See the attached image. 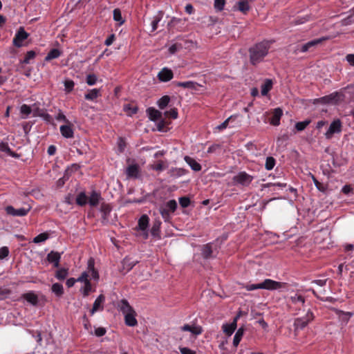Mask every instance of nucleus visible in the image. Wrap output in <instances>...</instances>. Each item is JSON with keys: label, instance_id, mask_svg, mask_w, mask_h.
<instances>
[{"label": "nucleus", "instance_id": "nucleus-1", "mask_svg": "<svg viewBox=\"0 0 354 354\" xmlns=\"http://www.w3.org/2000/svg\"><path fill=\"white\" fill-rule=\"evenodd\" d=\"M270 49L268 41H263L259 42L249 49L250 62L252 65H257L261 62L264 57L268 55Z\"/></svg>", "mask_w": 354, "mask_h": 354}, {"label": "nucleus", "instance_id": "nucleus-2", "mask_svg": "<svg viewBox=\"0 0 354 354\" xmlns=\"http://www.w3.org/2000/svg\"><path fill=\"white\" fill-rule=\"evenodd\" d=\"M286 283L266 279L263 282L257 284H248L245 286L247 290L251 291L257 289H266L268 290H274L285 287Z\"/></svg>", "mask_w": 354, "mask_h": 354}, {"label": "nucleus", "instance_id": "nucleus-3", "mask_svg": "<svg viewBox=\"0 0 354 354\" xmlns=\"http://www.w3.org/2000/svg\"><path fill=\"white\" fill-rule=\"evenodd\" d=\"M89 277L95 281H98L100 277L97 270L95 269V261L93 258H90L88 260L87 269L77 278V282H90Z\"/></svg>", "mask_w": 354, "mask_h": 354}, {"label": "nucleus", "instance_id": "nucleus-4", "mask_svg": "<svg viewBox=\"0 0 354 354\" xmlns=\"http://www.w3.org/2000/svg\"><path fill=\"white\" fill-rule=\"evenodd\" d=\"M30 209L31 207L29 205L19 209H15L12 205H8L5 207L6 214L12 216H25Z\"/></svg>", "mask_w": 354, "mask_h": 354}, {"label": "nucleus", "instance_id": "nucleus-5", "mask_svg": "<svg viewBox=\"0 0 354 354\" xmlns=\"http://www.w3.org/2000/svg\"><path fill=\"white\" fill-rule=\"evenodd\" d=\"M313 319H314L313 313L311 311L308 310L304 317L295 319V320L294 322V326H295V329H303Z\"/></svg>", "mask_w": 354, "mask_h": 354}, {"label": "nucleus", "instance_id": "nucleus-6", "mask_svg": "<svg viewBox=\"0 0 354 354\" xmlns=\"http://www.w3.org/2000/svg\"><path fill=\"white\" fill-rule=\"evenodd\" d=\"M253 178V176L249 175L245 171H241L233 177V181L234 183L242 186H248Z\"/></svg>", "mask_w": 354, "mask_h": 354}, {"label": "nucleus", "instance_id": "nucleus-7", "mask_svg": "<svg viewBox=\"0 0 354 354\" xmlns=\"http://www.w3.org/2000/svg\"><path fill=\"white\" fill-rule=\"evenodd\" d=\"M342 131V123L339 120H335L331 122L328 129L325 133L326 139L330 140L333 138L335 133H338Z\"/></svg>", "mask_w": 354, "mask_h": 354}, {"label": "nucleus", "instance_id": "nucleus-8", "mask_svg": "<svg viewBox=\"0 0 354 354\" xmlns=\"http://www.w3.org/2000/svg\"><path fill=\"white\" fill-rule=\"evenodd\" d=\"M28 37V34L24 30V28L21 27L13 39V44L17 47H21L23 41L26 39Z\"/></svg>", "mask_w": 354, "mask_h": 354}, {"label": "nucleus", "instance_id": "nucleus-9", "mask_svg": "<svg viewBox=\"0 0 354 354\" xmlns=\"http://www.w3.org/2000/svg\"><path fill=\"white\" fill-rule=\"evenodd\" d=\"M174 73L171 69L163 68L158 74V77L161 82H168L173 78Z\"/></svg>", "mask_w": 354, "mask_h": 354}, {"label": "nucleus", "instance_id": "nucleus-10", "mask_svg": "<svg viewBox=\"0 0 354 354\" xmlns=\"http://www.w3.org/2000/svg\"><path fill=\"white\" fill-rule=\"evenodd\" d=\"M105 301V297L103 295H99L97 299L95 300L93 308L91 310L90 313L91 315H93L95 312L98 310H102L103 307V303Z\"/></svg>", "mask_w": 354, "mask_h": 354}, {"label": "nucleus", "instance_id": "nucleus-11", "mask_svg": "<svg viewBox=\"0 0 354 354\" xmlns=\"http://www.w3.org/2000/svg\"><path fill=\"white\" fill-rule=\"evenodd\" d=\"M180 330L182 331H189L194 335H198L203 333L202 327L198 325L190 326L189 324H185L180 327Z\"/></svg>", "mask_w": 354, "mask_h": 354}, {"label": "nucleus", "instance_id": "nucleus-12", "mask_svg": "<svg viewBox=\"0 0 354 354\" xmlns=\"http://www.w3.org/2000/svg\"><path fill=\"white\" fill-rule=\"evenodd\" d=\"M60 259H61V254L57 252L51 251L47 255L48 261L49 263H53V266L55 268L59 267Z\"/></svg>", "mask_w": 354, "mask_h": 354}, {"label": "nucleus", "instance_id": "nucleus-13", "mask_svg": "<svg viewBox=\"0 0 354 354\" xmlns=\"http://www.w3.org/2000/svg\"><path fill=\"white\" fill-rule=\"evenodd\" d=\"M283 115V111L280 108L274 109L270 122L273 126H278L280 124V119Z\"/></svg>", "mask_w": 354, "mask_h": 354}, {"label": "nucleus", "instance_id": "nucleus-14", "mask_svg": "<svg viewBox=\"0 0 354 354\" xmlns=\"http://www.w3.org/2000/svg\"><path fill=\"white\" fill-rule=\"evenodd\" d=\"M326 39L325 37H322L319 39H316L312 41H310L301 46V51L305 53L308 51L310 48L315 47L318 44H321L322 41H325Z\"/></svg>", "mask_w": 354, "mask_h": 354}, {"label": "nucleus", "instance_id": "nucleus-15", "mask_svg": "<svg viewBox=\"0 0 354 354\" xmlns=\"http://www.w3.org/2000/svg\"><path fill=\"white\" fill-rule=\"evenodd\" d=\"M147 113L151 121H158L162 118V113L153 107L148 108Z\"/></svg>", "mask_w": 354, "mask_h": 354}, {"label": "nucleus", "instance_id": "nucleus-16", "mask_svg": "<svg viewBox=\"0 0 354 354\" xmlns=\"http://www.w3.org/2000/svg\"><path fill=\"white\" fill-rule=\"evenodd\" d=\"M59 129L62 136L66 138H72L74 136L73 129L71 124L62 125Z\"/></svg>", "mask_w": 354, "mask_h": 354}, {"label": "nucleus", "instance_id": "nucleus-17", "mask_svg": "<svg viewBox=\"0 0 354 354\" xmlns=\"http://www.w3.org/2000/svg\"><path fill=\"white\" fill-rule=\"evenodd\" d=\"M22 298H24L32 306H37L38 304V297L33 291H30L23 294Z\"/></svg>", "mask_w": 354, "mask_h": 354}, {"label": "nucleus", "instance_id": "nucleus-18", "mask_svg": "<svg viewBox=\"0 0 354 354\" xmlns=\"http://www.w3.org/2000/svg\"><path fill=\"white\" fill-rule=\"evenodd\" d=\"M120 310L124 314L131 313L134 311L133 308L129 305V302L126 299H122L118 305Z\"/></svg>", "mask_w": 354, "mask_h": 354}, {"label": "nucleus", "instance_id": "nucleus-19", "mask_svg": "<svg viewBox=\"0 0 354 354\" xmlns=\"http://www.w3.org/2000/svg\"><path fill=\"white\" fill-rule=\"evenodd\" d=\"M135 310L131 313L124 315L125 324L129 326H135L138 324L137 319H136Z\"/></svg>", "mask_w": 354, "mask_h": 354}, {"label": "nucleus", "instance_id": "nucleus-20", "mask_svg": "<svg viewBox=\"0 0 354 354\" xmlns=\"http://www.w3.org/2000/svg\"><path fill=\"white\" fill-rule=\"evenodd\" d=\"M128 177L137 178L139 174V167L137 165H129L126 169Z\"/></svg>", "mask_w": 354, "mask_h": 354}, {"label": "nucleus", "instance_id": "nucleus-21", "mask_svg": "<svg viewBox=\"0 0 354 354\" xmlns=\"http://www.w3.org/2000/svg\"><path fill=\"white\" fill-rule=\"evenodd\" d=\"M187 171L183 168H171L168 171V174L171 177L178 178L186 174Z\"/></svg>", "mask_w": 354, "mask_h": 354}, {"label": "nucleus", "instance_id": "nucleus-22", "mask_svg": "<svg viewBox=\"0 0 354 354\" xmlns=\"http://www.w3.org/2000/svg\"><path fill=\"white\" fill-rule=\"evenodd\" d=\"M273 82L270 79H266L261 86V95L265 96L272 89Z\"/></svg>", "mask_w": 354, "mask_h": 354}, {"label": "nucleus", "instance_id": "nucleus-23", "mask_svg": "<svg viewBox=\"0 0 354 354\" xmlns=\"http://www.w3.org/2000/svg\"><path fill=\"white\" fill-rule=\"evenodd\" d=\"M184 159L185 161L190 166L192 169H193L194 171H198L201 169V165L192 158L189 156H185Z\"/></svg>", "mask_w": 354, "mask_h": 354}, {"label": "nucleus", "instance_id": "nucleus-24", "mask_svg": "<svg viewBox=\"0 0 354 354\" xmlns=\"http://www.w3.org/2000/svg\"><path fill=\"white\" fill-rule=\"evenodd\" d=\"M101 198L100 194L96 192H93L91 196L88 198V203L92 207L97 206Z\"/></svg>", "mask_w": 354, "mask_h": 354}, {"label": "nucleus", "instance_id": "nucleus-25", "mask_svg": "<svg viewBox=\"0 0 354 354\" xmlns=\"http://www.w3.org/2000/svg\"><path fill=\"white\" fill-rule=\"evenodd\" d=\"M137 261H131V259L129 257H126L123 259L122 264V268L126 272H129L131 270L136 264Z\"/></svg>", "mask_w": 354, "mask_h": 354}, {"label": "nucleus", "instance_id": "nucleus-26", "mask_svg": "<svg viewBox=\"0 0 354 354\" xmlns=\"http://www.w3.org/2000/svg\"><path fill=\"white\" fill-rule=\"evenodd\" d=\"M175 84L177 86L183 87L185 88H189V89H196L197 86L198 85L196 82H192V81L178 82H176Z\"/></svg>", "mask_w": 354, "mask_h": 354}, {"label": "nucleus", "instance_id": "nucleus-27", "mask_svg": "<svg viewBox=\"0 0 354 354\" xmlns=\"http://www.w3.org/2000/svg\"><path fill=\"white\" fill-rule=\"evenodd\" d=\"M100 95V90L97 88H93L85 94L84 97L87 100H94Z\"/></svg>", "mask_w": 354, "mask_h": 354}, {"label": "nucleus", "instance_id": "nucleus-28", "mask_svg": "<svg viewBox=\"0 0 354 354\" xmlns=\"http://www.w3.org/2000/svg\"><path fill=\"white\" fill-rule=\"evenodd\" d=\"M212 247L210 243H207L203 245L202 248V255L205 259H209L212 257Z\"/></svg>", "mask_w": 354, "mask_h": 354}, {"label": "nucleus", "instance_id": "nucleus-29", "mask_svg": "<svg viewBox=\"0 0 354 354\" xmlns=\"http://www.w3.org/2000/svg\"><path fill=\"white\" fill-rule=\"evenodd\" d=\"M243 333H244V328L243 327L239 328L237 330V331L236 332L235 335L234 337V339H233V345L235 347H236L239 345V344L240 343L241 338L243 335Z\"/></svg>", "mask_w": 354, "mask_h": 354}, {"label": "nucleus", "instance_id": "nucleus-30", "mask_svg": "<svg viewBox=\"0 0 354 354\" xmlns=\"http://www.w3.org/2000/svg\"><path fill=\"white\" fill-rule=\"evenodd\" d=\"M51 290L52 292L57 297H61L64 294L63 286L61 283H53Z\"/></svg>", "mask_w": 354, "mask_h": 354}, {"label": "nucleus", "instance_id": "nucleus-31", "mask_svg": "<svg viewBox=\"0 0 354 354\" xmlns=\"http://www.w3.org/2000/svg\"><path fill=\"white\" fill-rule=\"evenodd\" d=\"M61 55V52L56 48H53L50 50L46 57H45V61L48 62L51 59L58 58Z\"/></svg>", "mask_w": 354, "mask_h": 354}, {"label": "nucleus", "instance_id": "nucleus-32", "mask_svg": "<svg viewBox=\"0 0 354 354\" xmlns=\"http://www.w3.org/2000/svg\"><path fill=\"white\" fill-rule=\"evenodd\" d=\"M123 111L126 112L128 115L131 116L137 113L138 107L130 104H126L123 106Z\"/></svg>", "mask_w": 354, "mask_h": 354}, {"label": "nucleus", "instance_id": "nucleus-33", "mask_svg": "<svg viewBox=\"0 0 354 354\" xmlns=\"http://www.w3.org/2000/svg\"><path fill=\"white\" fill-rule=\"evenodd\" d=\"M113 15L114 21L118 22V24L120 26L122 25L124 23V20L122 18V13L120 9H114L113 12Z\"/></svg>", "mask_w": 354, "mask_h": 354}, {"label": "nucleus", "instance_id": "nucleus-34", "mask_svg": "<svg viewBox=\"0 0 354 354\" xmlns=\"http://www.w3.org/2000/svg\"><path fill=\"white\" fill-rule=\"evenodd\" d=\"M76 203L80 206L85 205L88 203V197L84 192H81L77 196Z\"/></svg>", "mask_w": 354, "mask_h": 354}, {"label": "nucleus", "instance_id": "nucleus-35", "mask_svg": "<svg viewBox=\"0 0 354 354\" xmlns=\"http://www.w3.org/2000/svg\"><path fill=\"white\" fill-rule=\"evenodd\" d=\"M149 218L147 215H142L138 221V227L141 230H145L148 226Z\"/></svg>", "mask_w": 354, "mask_h": 354}, {"label": "nucleus", "instance_id": "nucleus-36", "mask_svg": "<svg viewBox=\"0 0 354 354\" xmlns=\"http://www.w3.org/2000/svg\"><path fill=\"white\" fill-rule=\"evenodd\" d=\"M84 286L81 288L80 292L84 297H88L91 292L93 291L91 282L84 283Z\"/></svg>", "mask_w": 354, "mask_h": 354}, {"label": "nucleus", "instance_id": "nucleus-37", "mask_svg": "<svg viewBox=\"0 0 354 354\" xmlns=\"http://www.w3.org/2000/svg\"><path fill=\"white\" fill-rule=\"evenodd\" d=\"M238 9L243 13H246L250 10L249 2L245 0L239 1Z\"/></svg>", "mask_w": 354, "mask_h": 354}, {"label": "nucleus", "instance_id": "nucleus-38", "mask_svg": "<svg viewBox=\"0 0 354 354\" xmlns=\"http://www.w3.org/2000/svg\"><path fill=\"white\" fill-rule=\"evenodd\" d=\"M0 151L6 152L7 153H8L10 156H11L12 157L17 156V155L15 152L11 151L7 143L3 142H0Z\"/></svg>", "mask_w": 354, "mask_h": 354}, {"label": "nucleus", "instance_id": "nucleus-39", "mask_svg": "<svg viewBox=\"0 0 354 354\" xmlns=\"http://www.w3.org/2000/svg\"><path fill=\"white\" fill-rule=\"evenodd\" d=\"M68 274V269L60 268L56 271L55 277L59 280H63L66 278Z\"/></svg>", "mask_w": 354, "mask_h": 354}, {"label": "nucleus", "instance_id": "nucleus-40", "mask_svg": "<svg viewBox=\"0 0 354 354\" xmlns=\"http://www.w3.org/2000/svg\"><path fill=\"white\" fill-rule=\"evenodd\" d=\"M159 212L165 221H169L171 218V212L168 209H167V207H165L163 205L161 206L159 209Z\"/></svg>", "mask_w": 354, "mask_h": 354}, {"label": "nucleus", "instance_id": "nucleus-41", "mask_svg": "<svg viewBox=\"0 0 354 354\" xmlns=\"http://www.w3.org/2000/svg\"><path fill=\"white\" fill-rule=\"evenodd\" d=\"M170 97L168 95H165L158 101V105L160 109H163L168 105Z\"/></svg>", "mask_w": 354, "mask_h": 354}, {"label": "nucleus", "instance_id": "nucleus-42", "mask_svg": "<svg viewBox=\"0 0 354 354\" xmlns=\"http://www.w3.org/2000/svg\"><path fill=\"white\" fill-rule=\"evenodd\" d=\"M111 208L108 204H102L101 206V212L102 213V218L104 220H107L108 215L111 212Z\"/></svg>", "mask_w": 354, "mask_h": 354}, {"label": "nucleus", "instance_id": "nucleus-43", "mask_svg": "<svg viewBox=\"0 0 354 354\" xmlns=\"http://www.w3.org/2000/svg\"><path fill=\"white\" fill-rule=\"evenodd\" d=\"M310 123V120H306L302 122H297L295 124V129H297V131H301L304 130Z\"/></svg>", "mask_w": 354, "mask_h": 354}, {"label": "nucleus", "instance_id": "nucleus-44", "mask_svg": "<svg viewBox=\"0 0 354 354\" xmlns=\"http://www.w3.org/2000/svg\"><path fill=\"white\" fill-rule=\"evenodd\" d=\"M48 239V234L47 233H41L36 236L33 239V243H39L41 242H44L46 240Z\"/></svg>", "mask_w": 354, "mask_h": 354}, {"label": "nucleus", "instance_id": "nucleus-45", "mask_svg": "<svg viewBox=\"0 0 354 354\" xmlns=\"http://www.w3.org/2000/svg\"><path fill=\"white\" fill-rule=\"evenodd\" d=\"M163 206L173 213L177 208V203L175 200H170Z\"/></svg>", "mask_w": 354, "mask_h": 354}, {"label": "nucleus", "instance_id": "nucleus-46", "mask_svg": "<svg viewBox=\"0 0 354 354\" xmlns=\"http://www.w3.org/2000/svg\"><path fill=\"white\" fill-rule=\"evenodd\" d=\"M20 112L24 116V118H26L32 112L30 106L27 104H23L20 108Z\"/></svg>", "mask_w": 354, "mask_h": 354}, {"label": "nucleus", "instance_id": "nucleus-47", "mask_svg": "<svg viewBox=\"0 0 354 354\" xmlns=\"http://www.w3.org/2000/svg\"><path fill=\"white\" fill-rule=\"evenodd\" d=\"M162 19V15H158L157 16L153 17L151 25V32L155 31L158 28V24Z\"/></svg>", "mask_w": 354, "mask_h": 354}, {"label": "nucleus", "instance_id": "nucleus-48", "mask_svg": "<svg viewBox=\"0 0 354 354\" xmlns=\"http://www.w3.org/2000/svg\"><path fill=\"white\" fill-rule=\"evenodd\" d=\"M97 77L95 74H88L86 75V82L89 86H93L96 84Z\"/></svg>", "mask_w": 354, "mask_h": 354}, {"label": "nucleus", "instance_id": "nucleus-49", "mask_svg": "<svg viewBox=\"0 0 354 354\" xmlns=\"http://www.w3.org/2000/svg\"><path fill=\"white\" fill-rule=\"evenodd\" d=\"M339 97H340V95L338 93L335 92V93H331L328 96L325 97L324 99V100H327V102H332L333 101H335V102L338 101L339 99Z\"/></svg>", "mask_w": 354, "mask_h": 354}, {"label": "nucleus", "instance_id": "nucleus-50", "mask_svg": "<svg viewBox=\"0 0 354 354\" xmlns=\"http://www.w3.org/2000/svg\"><path fill=\"white\" fill-rule=\"evenodd\" d=\"M274 165H275V160L274 158L268 157L266 158L265 167L267 170L272 169L273 167H274Z\"/></svg>", "mask_w": 354, "mask_h": 354}, {"label": "nucleus", "instance_id": "nucleus-51", "mask_svg": "<svg viewBox=\"0 0 354 354\" xmlns=\"http://www.w3.org/2000/svg\"><path fill=\"white\" fill-rule=\"evenodd\" d=\"M290 300L293 304L301 303V304H304L305 299L300 295H295L294 296L290 297Z\"/></svg>", "mask_w": 354, "mask_h": 354}, {"label": "nucleus", "instance_id": "nucleus-52", "mask_svg": "<svg viewBox=\"0 0 354 354\" xmlns=\"http://www.w3.org/2000/svg\"><path fill=\"white\" fill-rule=\"evenodd\" d=\"M225 4V0H214V6L217 11H222Z\"/></svg>", "mask_w": 354, "mask_h": 354}, {"label": "nucleus", "instance_id": "nucleus-53", "mask_svg": "<svg viewBox=\"0 0 354 354\" xmlns=\"http://www.w3.org/2000/svg\"><path fill=\"white\" fill-rule=\"evenodd\" d=\"M75 84L73 80H67L64 82V90L66 93H70L73 91Z\"/></svg>", "mask_w": 354, "mask_h": 354}, {"label": "nucleus", "instance_id": "nucleus-54", "mask_svg": "<svg viewBox=\"0 0 354 354\" xmlns=\"http://www.w3.org/2000/svg\"><path fill=\"white\" fill-rule=\"evenodd\" d=\"M35 55H36V53L33 50H30V51L27 52V53L24 57V59L23 60V63L24 64H29L30 60L32 59H34Z\"/></svg>", "mask_w": 354, "mask_h": 354}, {"label": "nucleus", "instance_id": "nucleus-55", "mask_svg": "<svg viewBox=\"0 0 354 354\" xmlns=\"http://www.w3.org/2000/svg\"><path fill=\"white\" fill-rule=\"evenodd\" d=\"M165 115L166 116L170 117L173 119H176L178 118L177 109H176V108L171 109L169 111H165Z\"/></svg>", "mask_w": 354, "mask_h": 354}, {"label": "nucleus", "instance_id": "nucleus-56", "mask_svg": "<svg viewBox=\"0 0 354 354\" xmlns=\"http://www.w3.org/2000/svg\"><path fill=\"white\" fill-rule=\"evenodd\" d=\"M223 330L227 336L232 335L235 330L228 324L223 325Z\"/></svg>", "mask_w": 354, "mask_h": 354}, {"label": "nucleus", "instance_id": "nucleus-57", "mask_svg": "<svg viewBox=\"0 0 354 354\" xmlns=\"http://www.w3.org/2000/svg\"><path fill=\"white\" fill-rule=\"evenodd\" d=\"M179 203L183 207H187L189 205L190 200L187 197H181L179 198Z\"/></svg>", "mask_w": 354, "mask_h": 354}, {"label": "nucleus", "instance_id": "nucleus-58", "mask_svg": "<svg viewBox=\"0 0 354 354\" xmlns=\"http://www.w3.org/2000/svg\"><path fill=\"white\" fill-rule=\"evenodd\" d=\"M9 254V250L8 247H2L0 248V259H3Z\"/></svg>", "mask_w": 354, "mask_h": 354}, {"label": "nucleus", "instance_id": "nucleus-59", "mask_svg": "<svg viewBox=\"0 0 354 354\" xmlns=\"http://www.w3.org/2000/svg\"><path fill=\"white\" fill-rule=\"evenodd\" d=\"M106 329L103 327H98L95 330V335L97 337H102L106 334Z\"/></svg>", "mask_w": 354, "mask_h": 354}, {"label": "nucleus", "instance_id": "nucleus-60", "mask_svg": "<svg viewBox=\"0 0 354 354\" xmlns=\"http://www.w3.org/2000/svg\"><path fill=\"white\" fill-rule=\"evenodd\" d=\"M181 354H196V352L187 347H179Z\"/></svg>", "mask_w": 354, "mask_h": 354}, {"label": "nucleus", "instance_id": "nucleus-61", "mask_svg": "<svg viewBox=\"0 0 354 354\" xmlns=\"http://www.w3.org/2000/svg\"><path fill=\"white\" fill-rule=\"evenodd\" d=\"M232 118V116H230V118L226 119L223 122H222L220 125H218L216 128L218 130H223V129H225L227 127L229 122Z\"/></svg>", "mask_w": 354, "mask_h": 354}, {"label": "nucleus", "instance_id": "nucleus-62", "mask_svg": "<svg viewBox=\"0 0 354 354\" xmlns=\"http://www.w3.org/2000/svg\"><path fill=\"white\" fill-rule=\"evenodd\" d=\"M151 168L156 171H162L165 169L163 162L159 161L156 165H153Z\"/></svg>", "mask_w": 354, "mask_h": 354}, {"label": "nucleus", "instance_id": "nucleus-63", "mask_svg": "<svg viewBox=\"0 0 354 354\" xmlns=\"http://www.w3.org/2000/svg\"><path fill=\"white\" fill-rule=\"evenodd\" d=\"M56 119L59 121H63L66 123H69V121L66 118V117L64 115L62 112L59 111L57 115L56 116Z\"/></svg>", "mask_w": 354, "mask_h": 354}, {"label": "nucleus", "instance_id": "nucleus-64", "mask_svg": "<svg viewBox=\"0 0 354 354\" xmlns=\"http://www.w3.org/2000/svg\"><path fill=\"white\" fill-rule=\"evenodd\" d=\"M346 61L350 65L354 66V54H348L346 57Z\"/></svg>", "mask_w": 354, "mask_h": 354}]
</instances>
